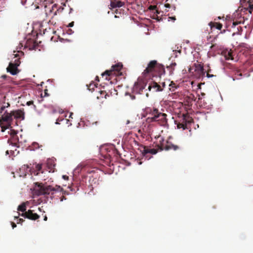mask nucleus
I'll return each instance as SVG.
<instances>
[{
    "label": "nucleus",
    "mask_w": 253,
    "mask_h": 253,
    "mask_svg": "<svg viewBox=\"0 0 253 253\" xmlns=\"http://www.w3.org/2000/svg\"><path fill=\"white\" fill-rule=\"evenodd\" d=\"M36 191L39 195H51L53 196L54 194L61 193L63 194L65 191L60 186L55 185L53 187L51 185H46L42 183H36Z\"/></svg>",
    "instance_id": "1"
},
{
    "label": "nucleus",
    "mask_w": 253,
    "mask_h": 253,
    "mask_svg": "<svg viewBox=\"0 0 253 253\" xmlns=\"http://www.w3.org/2000/svg\"><path fill=\"white\" fill-rule=\"evenodd\" d=\"M138 88H139V93H142L143 90H144L146 96L147 97L149 96V92H155L161 91L163 90V87L160 85L153 81L149 82H140L138 84Z\"/></svg>",
    "instance_id": "2"
},
{
    "label": "nucleus",
    "mask_w": 253,
    "mask_h": 253,
    "mask_svg": "<svg viewBox=\"0 0 253 253\" xmlns=\"http://www.w3.org/2000/svg\"><path fill=\"white\" fill-rule=\"evenodd\" d=\"M146 112L152 116L150 119L151 122H157L161 126H165L167 123L166 118L167 115L165 113H161L158 109L155 108H148L146 110Z\"/></svg>",
    "instance_id": "3"
},
{
    "label": "nucleus",
    "mask_w": 253,
    "mask_h": 253,
    "mask_svg": "<svg viewBox=\"0 0 253 253\" xmlns=\"http://www.w3.org/2000/svg\"><path fill=\"white\" fill-rule=\"evenodd\" d=\"M12 121V115L10 113H4L0 118V125L2 131L9 128L11 126V122Z\"/></svg>",
    "instance_id": "4"
},
{
    "label": "nucleus",
    "mask_w": 253,
    "mask_h": 253,
    "mask_svg": "<svg viewBox=\"0 0 253 253\" xmlns=\"http://www.w3.org/2000/svg\"><path fill=\"white\" fill-rule=\"evenodd\" d=\"M205 74L203 66L199 62L194 63L191 66V77L200 78Z\"/></svg>",
    "instance_id": "5"
},
{
    "label": "nucleus",
    "mask_w": 253,
    "mask_h": 253,
    "mask_svg": "<svg viewBox=\"0 0 253 253\" xmlns=\"http://www.w3.org/2000/svg\"><path fill=\"white\" fill-rule=\"evenodd\" d=\"M158 138H161L159 140V143L158 145V147L161 151L164 150L168 151L172 149L173 150H176L178 149V147L177 145L172 144L168 141H166L165 142L163 137L159 136Z\"/></svg>",
    "instance_id": "6"
},
{
    "label": "nucleus",
    "mask_w": 253,
    "mask_h": 253,
    "mask_svg": "<svg viewBox=\"0 0 253 253\" xmlns=\"http://www.w3.org/2000/svg\"><path fill=\"white\" fill-rule=\"evenodd\" d=\"M20 64V59L15 60L14 63L10 62L8 66L6 68L7 72H9L12 75H15L19 72L18 67Z\"/></svg>",
    "instance_id": "7"
},
{
    "label": "nucleus",
    "mask_w": 253,
    "mask_h": 253,
    "mask_svg": "<svg viewBox=\"0 0 253 253\" xmlns=\"http://www.w3.org/2000/svg\"><path fill=\"white\" fill-rule=\"evenodd\" d=\"M190 124V118L188 115V113L183 115V118L179 122L177 126L179 128H182L183 129H188V126Z\"/></svg>",
    "instance_id": "8"
},
{
    "label": "nucleus",
    "mask_w": 253,
    "mask_h": 253,
    "mask_svg": "<svg viewBox=\"0 0 253 253\" xmlns=\"http://www.w3.org/2000/svg\"><path fill=\"white\" fill-rule=\"evenodd\" d=\"M123 68V64L122 63H117L112 66V68L110 70H106L104 73L102 74V76H111L113 72H116L119 73Z\"/></svg>",
    "instance_id": "9"
},
{
    "label": "nucleus",
    "mask_w": 253,
    "mask_h": 253,
    "mask_svg": "<svg viewBox=\"0 0 253 253\" xmlns=\"http://www.w3.org/2000/svg\"><path fill=\"white\" fill-rule=\"evenodd\" d=\"M21 215L32 220L38 219L40 217L38 214L34 213L33 211L31 210H29L28 211L22 213Z\"/></svg>",
    "instance_id": "10"
},
{
    "label": "nucleus",
    "mask_w": 253,
    "mask_h": 253,
    "mask_svg": "<svg viewBox=\"0 0 253 253\" xmlns=\"http://www.w3.org/2000/svg\"><path fill=\"white\" fill-rule=\"evenodd\" d=\"M242 5L243 8L241 11L244 10V12L248 11L251 14L253 11V0H249L248 1L244 0Z\"/></svg>",
    "instance_id": "11"
},
{
    "label": "nucleus",
    "mask_w": 253,
    "mask_h": 253,
    "mask_svg": "<svg viewBox=\"0 0 253 253\" xmlns=\"http://www.w3.org/2000/svg\"><path fill=\"white\" fill-rule=\"evenodd\" d=\"M158 63L156 60L151 61L148 64L146 69L144 71L143 74L146 75L149 74L153 71L155 72L156 68L157 67Z\"/></svg>",
    "instance_id": "12"
},
{
    "label": "nucleus",
    "mask_w": 253,
    "mask_h": 253,
    "mask_svg": "<svg viewBox=\"0 0 253 253\" xmlns=\"http://www.w3.org/2000/svg\"><path fill=\"white\" fill-rule=\"evenodd\" d=\"M139 149L140 150V152H141V154L143 156H145L148 153L151 154H156L158 150L155 149H150L148 148L146 146L141 145L140 146Z\"/></svg>",
    "instance_id": "13"
},
{
    "label": "nucleus",
    "mask_w": 253,
    "mask_h": 253,
    "mask_svg": "<svg viewBox=\"0 0 253 253\" xmlns=\"http://www.w3.org/2000/svg\"><path fill=\"white\" fill-rule=\"evenodd\" d=\"M45 13L47 15L51 16V18H53L55 15L57 14L58 9H57V6L56 4H54L52 6L51 8H47L45 7Z\"/></svg>",
    "instance_id": "14"
},
{
    "label": "nucleus",
    "mask_w": 253,
    "mask_h": 253,
    "mask_svg": "<svg viewBox=\"0 0 253 253\" xmlns=\"http://www.w3.org/2000/svg\"><path fill=\"white\" fill-rule=\"evenodd\" d=\"M12 117L16 119H24V113L21 110H16L15 111L11 112Z\"/></svg>",
    "instance_id": "15"
},
{
    "label": "nucleus",
    "mask_w": 253,
    "mask_h": 253,
    "mask_svg": "<svg viewBox=\"0 0 253 253\" xmlns=\"http://www.w3.org/2000/svg\"><path fill=\"white\" fill-rule=\"evenodd\" d=\"M46 171L49 172H53L54 171L55 164H53L51 160H48L46 164Z\"/></svg>",
    "instance_id": "16"
},
{
    "label": "nucleus",
    "mask_w": 253,
    "mask_h": 253,
    "mask_svg": "<svg viewBox=\"0 0 253 253\" xmlns=\"http://www.w3.org/2000/svg\"><path fill=\"white\" fill-rule=\"evenodd\" d=\"M223 55L226 60H233L232 51L230 49V50H226L223 52Z\"/></svg>",
    "instance_id": "17"
},
{
    "label": "nucleus",
    "mask_w": 253,
    "mask_h": 253,
    "mask_svg": "<svg viewBox=\"0 0 253 253\" xmlns=\"http://www.w3.org/2000/svg\"><path fill=\"white\" fill-rule=\"evenodd\" d=\"M155 72H158L160 75L165 74V70L164 66L158 63L157 66L156 68Z\"/></svg>",
    "instance_id": "18"
},
{
    "label": "nucleus",
    "mask_w": 253,
    "mask_h": 253,
    "mask_svg": "<svg viewBox=\"0 0 253 253\" xmlns=\"http://www.w3.org/2000/svg\"><path fill=\"white\" fill-rule=\"evenodd\" d=\"M35 170L36 173H35V175H38L40 172L43 173L44 172V170H42V164H36L35 166Z\"/></svg>",
    "instance_id": "19"
},
{
    "label": "nucleus",
    "mask_w": 253,
    "mask_h": 253,
    "mask_svg": "<svg viewBox=\"0 0 253 253\" xmlns=\"http://www.w3.org/2000/svg\"><path fill=\"white\" fill-rule=\"evenodd\" d=\"M98 92L100 93V96H97V99L104 98L106 99L107 97H109L110 95L109 93L106 91V90H100L98 91Z\"/></svg>",
    "instance_id": "20"
},
{
    "label": "nucleus",
    "mask_w": 253,
    "mask_h": 253,
    "mask_svg": "<svg viewBox=\"0 0 253 253\" xmlns=\"http://www.w3.org/2000/svg\"><path fill=\"white\" fill-rule=\"evenodd\" d=\"M110 5L112 8L121 7L123 5V2L120 0L111 1Z\"/></svg>",
    "instance_id": "21"
},
{
    "label": "nucleus",
    "mask_w": 253,
    "mask_h": 253,
    "mask_svg": "<svg viewBox=\"0 0 253 253\" xmlns=\"http://www.w3.org/2000/svg\"><path fill=\"white\" fill-rule=\"evenodd\" d=\"M18 211H21L22 212H25L26 211V206L25 203H23L20 205H19L17 209Z\"/></svg>",
    "instance_id": "22"
},
{
    "label": "nucleus",
    "mask_w": 253,
    "mask_h": 253,
    "mask_svg": "<svg viewBox=\"0 0 253 253\" xmlns=\"http://www.w3.org/2000/svg\"><path fill=\"white\" fill-rule=\"evenodd\" d=\"M176 65V63H172L169 66H167V69L169 70V74L170 75L173 74V71L174 70V67Z\"/></svg>",
    "instance_id": "23"
},
{
    "label": "nucleus",
    "mask_w": 253,
    "mask_h": 253,
    "mask_svg": "<svg viewBox=\"0 0 253 253\" xmlns=\"http://www.w3.org/2000/svg\"><path fill=\"white\" fill-rule=\"evenodd\" d=\"M17 132L15 130H13V129H11L10 131V135L13 137V139L16 141L17 140V136H16V134H17Z\"/></svg>",
    "instance_id": "24"
},
{
    "label": "nucleus",
    "mask_w": 253,
    "mask_h": 253,
    "mask_svg": "<svg viewBox=\"0 0 253 253\" xmlns=\"http://www.w3.org/2000/svg\"><path fill=\"white\" fill-rule=\"evenodd\" d=\"M211 27H214L218 30H221L222 28V24L217 22H214L213 23V25L211 26Z\"/></svg>",
    "instance_id": "25"
},
{
    "label": "nucleus",
    "mask_w": 253,
    "mask_h": 253,
    "mask_svg": "<svg viewBox=\"0 0 253 253\" xmlns=\"http://www.w3.org/2000/svg\"><path fill=\"white\" fill-rule=\"evenodd\" d=\"M108 92L110 95H112V94H117V90L114 88H111Z\"/></svg>",
    "instance_id": "26"
},
{
    "label": "nucleus",
    "mask_w": 253,
    "mask_h": 253,
    "mask_svg": "<svg viewBox=\"0 0 253 253\" xmlns=\"http://www.w3.org/2000/svg\"><path fill=\"white\" fill-rule=\"evenodd\" d=\"M31 147H32L33 149H37L38 148H40V146L39 145V144L37 142H33L32 144Z\"/></svg>",
    "instance_id": "27"
},
{
    "label": "nucleus",
    "mask_w": 253,
    "mask_h": 253,
    "mask_svg": "<svg viewBox=\"0 0 253 253\" xmlns=\"http://www.w3.org/2000/svg\"><path fill=\"white\" fill-rule=\"evenodd\" d=\"M94 87H96V86H95V84L94 83L90 84H89V85H88V89L90 91H93L94 89Z\"/></svg>",
    "instance_id": "28"
},
{
    "label": "nucleus",
    "mask_w": 253,
    "mask_h": 253,
    "mask_svg": "<svg viewBox=\"0 0 253 253\" xmlns=\"http://www.w3.org/2000/svg\"><path fill=\"white\" fill-rule=\"evenodd\" d=\"M169 86H170V88H169V89L171 91H174L175 90L174 88H176L175 86V84L173 82H171L170 84H169Z\"/></svg>",
    "instance_id": "29"
},
{
    "label": "nucleus",
    "mask_w": 253,
    "mask_h": 253,
    "mask_svg": "<svg viewBox=\"0 0 253 253\" xmlns=\"http://www.w3.org/2000/svg\"><path fill=\"white\" fill-rule=\"evenodd\" d=\"M4 104H5V105H2L0 109L1 112L3 111L6 107H8L10 105L8 103H4Z\"/></svg>",
    "instance_id": "30"
},
{
    "label": "nucleus",
    "mask_w": 253,
    "mask_h": 253,
    "mask_svg": "<svg viewBox=\"0 0 253 253\" xmlns=\"http://www.w3.org/2000/svg\"><path fill=\"white\" fill-rule=\"evenodd\" d=\"M148 9L150 10H156L157 9V6L156 5H151L149 6L148 7Z\"/></svg>",
    "instance_id": "31"
},
{
    "label": "nucleus",
    "mask_w": 253,
    "mask_h": 253,
    "mask_svg": "<svg viewBox=\"0 0 253 253\" xmlns=\"http://www.w3.org/2000/svg\"><path fill=\"white\" fill-rule=\"evenodd\" d=\"M68 120L66 119H61L60 120L59 118L56 120V124H59V122L60 121H66V122H67Z\"/></svg>",
    "instance_id": "32"
},
{
    "label": "nucleus",
    "mask_w": 253,
    "mask_h": 253,
    "mask_svg": "<svg viewBox=\"0 0 253 253\" xmlns=\"http://www.w3.org/2000/svg\"><path fill=\"white\" fill-rule=\"evenodd\" d=\"M197 97H195L193 93H191V100L195 101Z\"/></svg>",
    "instance_id": "33"
},
{
    "label": "nucleus",
    "mask_w": 253,
    "mask_h": 253,
    "mask_svg": "<svg viewBox=\"0 0 253 253\" xmlns=\"http://www.w3.org/2000/svg\"><path fill=\"white\" fill-rule=\"evenodd\" d=\"M164 6L167 8H170L172 7L171 5L169 3H165Z\"/></svg>",
    "instance_id": "34"
},
{
    "label": "nucleus",
    "mask_w": 253,
    "mask_h": 253,
    "mask_svg": "<svg viewBox=\"0 0 253 253\" xmlns=\"http://www.w3.org/2000/svg\"><path fill=\"white\" fill-rule=\"evenodd\" d=\"M213 76H214V75H211V74H210V73H209V71H208V72H207V77L208 78H211V77H213Z\"/></svg>",
    "instance_id": "35"
},
{
    "label": "nucleus",
    "mask_w": 253,
    "mask_h": 253,
    "mask_svg": "<svg viewBox=\"0 0 253 253\" xmlns=\"http://www.w3.org/2000/svg\"><path fill=\"white\" fill-rule=\"evenodd\" d=\"M33 104V101H28L27 102V105H28V106H30L32 104Z\"/></svg>",
    "instance_id": "36"
},
{
    "label": "nucleus",
    "mask_w": 253,
    "mask_h": 253,
    "mask_svg": "<svg viewBox=\"0 0 253 253\" xmlns=\"http://www.w3.org/2000/svg\"><path fill=\"white\" fill-rule=\"evenodd\" d=\"M62 177L65 180H68L69 178V177L67 175H64L62 176Z\"/></svg>",
    "instance_id": "37"
},
{
    "label": "nucleus",
    "mask_w": 253,
    "mask_h": 253,
    "mask_svg": "<svg viewBox=\"0 0 253 253\" xmlns=\"http://www.w3.org/2000/svg\"><path fill=\"white\" fill-rule=\"evenodd\" d=\"M239 24L237 22H233L232 27H235L236 25H237Z\"/></svg>",
    "instance_id": "38"
},
{
    "label": "nucleus",
    "mask_w": 253,
    "mask_h": 253,
    "mask_svg": "<svg viewBox=\"0 0 253 253\" xmlns=\"http://www.w3.org/2000/svg\"><path fill=\"white\" fill-rule=\"evenodd\" d=\"M66 198L64 196H62L60 197V201H63L64 200H66Z\"/></svg>",
    "instance_id": "39"
},
{
    "label": "nucleus",
    "mask_w": 253,
    "mask_h": 253,
    "mask_svg": "<svg viewBox=\"0 0 253 253\" xmlns=\"http://www.w3.org/2000/svg\"><path fill=\"white\" fill-rule=\"evenodd\" d=\"M11 225H12V227L13 228H14L15 227H16V224L15 223H14V222H12L11 223Z\"/></svg>",
    "instance_id": "40"
},
{
    "label": "nucleus",
    "mask_w": 253,
    "mask_h": 253,
    "mask_svg": "<svg viewBox=\"0 0 253 253\" xmlns=\"http://www.w3.org/2000/svg\"><path fill=\"white\" fill-rule=\"evenodd\" d=\"M47 89H45L44 90V96H48V95L47 94Z\"/></svg>",
    "instance_id": "41"
},
{
    "label": "nucleus",
    "mask_w": 253,
    "mask_h": 253,
    "mask_svg": "<svg viewBox=\"0 0 253 253\" xmlns=\"http://www.w3.org/2000/svg\"><path fill=\"white\" fill-rule=\"evenodd\" d=\"M1 78L3 79H5L7 78V76L6 75H3L1 76Z\"/></svg>",
    "instance_id": "42"
},
{
    "label": "nucleus",
    "mask_w": 253,
    "mask_h": 253,
    "mask_svg": "<svg viewBox=\"0 0 253 253\" xmlns=\"http://www.w3.org/2000/svg\"><path fill=\"white\" fill-rule=\"evenodd\" d=\"M74 25V22H72L69 24V27H72Z\"/></svg>",
    "instance_id": "43"
},
{
    "label": "nucleus",
    "mask_w": 253,
    "mask_h": 253,
    "mask_svg": "<svg viewBox=\"0 0 253 253\" xmlns=\"http://www.w3.org/2000/svg\"><path fill=\"white\" fill-rule=\"evenodd\" d=\"M169 19H171L173 20H175L176 19L175 17H169Z\"/></svg>",
    "instance_id": "44"
},
{
    "label": "nucleus",
    "mask_w": 253,
    "mask_h": 253,
    "mask_svg": "<svg viewBox=\"0 0 253 253\" xmlns=\"http://www.w3.org/2000/svg\"><path fill=\"white\" fill-rule=\"evenodd\" d=\"M19 222H18V223H20V222H23L24 220L22 218H19Z\"/></svg>",
    "instance_id": "45"
},
{
    "label": "nucleus",
    "mask_w": 253,
    "mask_h": 253,
    "mask_svg": "<svg viewBox=\"0 0 253 253\" xmlns=\"http://www.w3.org/2000/svg\"><path fill=\"white\" fill-rule=\"evenodd\" d=\"M173 51H175V52H178L180 53L181 50H174V49H173Z\"/></svg>",
    "instance_id": "46"
},
{
    "label": "nucleus",
    "mask_w": 253,
    "mask_h": 253,
    "mask_svg": "<svg viewBox=\"0 0 253 253\" xmlns=\"http://www.w3.org/2000/svg\"><path fill=\"white\" fill-rule=\"evenodd\" d=\"M73 115V113H70V117H70V118H72V116Z\"/></svg>",
    "instance_id": "47"
},
{
    "label": "nucleus",
    "mask_w": 253,
    "mask_h": 253,
    "mask_svg": "<svg viewBox=\"0 0 253 253\" xmlns=\"http://www.w3.org/2000/svg\"><path fill=\"white\" fill-rule=\"evenodd\" d=\"M190 122H191V124L192 123H193V119H192V118H191V121H190Z\"/></svg>",
    "instance_id": "48"
},
{
    "label": "nucleus",
    "mask_w": 253,
    "mask_h": 253,
    "mask_svg": "<svg viewBox=\"0 0 253 253\" xmlns=\"http://www.w3.org/2000/svg\"><path fill=\"white\" fill-rule=\"evenodd\" d=\"M6 155L9 154V151H8V150H7V151H6Z\"/></svg>",
    "instance_id": "49"
},
{
    "label": "nucleus",
    "mask_w": 253,
    "mask_h": 253,
    "mask_svg": "<svg viewBox=\"0 0 253 253\" xmlns=\"http://www.w3.org/2000/svg\"><path fill=\"white\" fill-rule=\"evenodd\" d=\"M44 220H47V217L46 216H45L44 218Z\"/></svg>",
    "instance_id": "50"
},
{
    "label": "nucleus",
    "mask_w": 253,
    "mask_h": 253,
    "mask_svg": "<svg viewBox=\"0 0 253 253\" xmlns=\"http://www.w3.org/2000/svg\"><path fill=\"white\" fill-rule=\"evenodd\" d=\"M165 86V83H163V86L164 87Z\"/></svg>",
    "instance_id": "51"
},
{
    "label": "nucleus",
    "mask_w": 253,
    "mask_h": 253,
    "mask_svg": "<svg viewBox=\"0 0 253 253\" xmlns=\"http://www.w3.org/2000/svg\"><path fill=\"white\" fill-rule=\"evenodd\" d=\"M97 123H98V122H95L94 123V124H95V125H96ZM92 124H94V123H92Z\"/></svg>",
    "instance_id": "52"
},
{
    "label": "nucleus",
    "mask_w": 253,
    "mask_h": 253,
    "mask_svg": "<svg viewBox=\"0 0 253 253\" xmlns=\"http://www.w3.org/2000/svg\"><path fill=\"white\" fill-rule=\"evenodd\" d=\"M172 7H173V10H175V7L174 6H172Z\"/></svg>",
    "instance_id": "53"
},
{
    "label": "nucleus",
    "mask_w": 253,
    "mask_h": 253,
    "mask_svg": "<svg viewBox=\"0 0 253 253\" xmlns=\"http://www.w3.org/2000/svg\"><path fill=\"white\" fill-rule=\"evenodd\" d=\"M156 12H157V14H159V12L157 10H156Z\"/></svg>",
    "instance_id": "54"
},
{
    "label": "nucleus",
    "mask_w": 253,
    "mask_h": 253,
    "mask_svg": "<svg viewBox=\"0 0 253 253\" xmlns=\"http://www.w3.org/2000/svg\"><path fill=\"white\" fill-rule=\"evenodd\" d=\"M188 71L189 72H190V67H189V68H188Z\"/></svg>",
    "instance_id": "55"
},
{
    "label": "nucleus",
    "mask_w": 253,
    "mask_h": 253,
    "mask_svg": "<svg viewBox=\"0 0 253 253\" xmlns=\"http://www.w3.org/2000/svg\"><path fill=\"white\" fill-rule=\"evenodd\" d=\"M14 144L15 145H16V142H14Z\"/></svg>",
    "instance_id": "56"
},
{
    "label": "nucleus",
    "mask_w": 253,
    "mask_h": 253,
    "mask_svg": "<svg viewBox=\"0 0 253 253\" xmlns=\"http://www.w3.org/2000/svg\"><path fill=\"white\" fill-rule=\"evenodd\" d=\"M225 32V30H224L223 32H222L221 33H224Z\"/></svg>",
    "instance_id": "57"
},
{
    "label": "nucleus",
    "mask_w": 253,
    "mask_h": 253,
    "mask_svg": "<svg viewBox=\"0 0 253 253\" xmlns=\"http://www.w3.org/2000/svg\"><path fill=\"white\" fill-rule=\"evenodd\" d=\"M208 71H209L210 73V72H211V70H209Z\"/></svg>",
    "instance_id": "58"
},
{
    "label": "nucleus",
    "mask_w": 253,
    "mask_h": 253,
    "mask_svg": "<svg viewBox=\"0 0 253 253\" xmlns=\"http://www.w3.org/2000/svg\"><path fill=\"white\" fill-rule=\"evenodd\" d=\"M106 80H109V79H108L107 78V77H106Z\"/></svg>",
    "instance_id": "59"
},
{
    "label": "nucleus",
    "mask_w": 253,
    "mask_h": 253,
    "mask_svg": "<svg viewBox=\"0 0 253 253\" xmlns=\"http://www.w3.org/2000/svg\"><path fill=\"white\" fill-rule=\"evenodd\" d=\"M193 82H191V84H193Z\"/></svg>",
    "instance_id": "60"
},
{
    "label": "nucleus",
    "mask_w": 253,
    "mask_h": 253,
    "mask_svg": "<svg viewBox=\"0 0 253 253\" xmlns=\"http://www.w3.org/2000/svg\"><path fill=\"white\" fill-rule=\"evenodd\" d=\"M15 57H17V54H15Z\"/></svg>",
    "instance_id": "61"
}]
</instances>
